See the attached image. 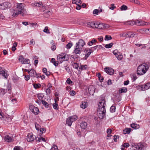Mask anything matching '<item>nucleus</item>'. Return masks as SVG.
Here are the masks:
<instances>
[{"label":"nucleus","mask_w":150,"mask_h":150,"mask_svg":"<svg viewBox=\"0 0 150 150\" xmlns=\"http://www.w3.org/2000/svg\"><path fill=\"white\" fill-rule=\"evenodd\" d=\"M88 90L90 95H93L95 91V87L93 86H90Z\"/></svg>","instance_id":"nucleus-15"},{"label":"nucleus","mask_w":150,"mask_h":150,"mask_svg":"<svg viewBox=\"0 0 150 150\" xmlns=\"http://www.w3.org/2000/svg\"><path fill=\"white\" fill-rule=\"evenodd\" d=\"M0 90L1 93L3 95H4L7 91V89H5L1 88Z\"/></svg>","instance_id":"nucleus-44"},{"label":"nucleus","mask_w":150,"mask_h":150,"mask_svg":"<svg viewBox=\"0 0 150 150\" xmlns=\"http://www.w3.org/2000/svg\"><path fill=\"white\" fill-rule=\"evenodd\" d=\"M35 127L36 129L39 131L40 128V126L36 122L35 123Z\"/></svg>","instance_id":"nucleus-45"},{"label":"nucleus","mask_w":150,"mask_h":150,"mask_svg":"<svg viewBox=\"0 0 150 150\" xmlns=\"http://www.w3.org/2000/svg\"><path fill=\"white\" fill-rule=\"evenodd\" d=\"M127 7L125 5H123L120 8V9L122 11L126 10L127 9Z\"/></svg>","instance_id":"nucleus-39"},{"label":"nucleus","mask_w":150,"mask_h":150,"mask_svg":"<svg viewBox=\"0 0 150 150\" xmlns=\"http://www.w3.org/2000/svg\"><path fill=\"white\" fill-rule=\"evenodd\" d=\"M101 47H103L101 45H98L95 46L93 48H91V49H92V50H96L97 51H98V50L100 49Z\"/></svg>","instance_id":"nucleus-32"},{"label":"nucleus","mask_w":150,"mask_h":150,"mask_svg":"<svg viewBox=\"0 0 150 150\" xmlns=\"http://www.w3.org/2000/svg\"><path fill=\"white\" fill-rule=\"evenodd\" d=\"M29 75L31 77H35L37 75L36 71L32 69H30L29 72L28 73Z\"/></svg>","instance_id":"nucleus-16"},{"label":"nucleus","mask_w":150,"mask_h":150,"mask_svg":"<svg viewBox=\"0 0 150 150\" xmlns=\"http://www.w3.org/2000/svg\"><path fill=\"white\" fill-rule=\"evenodd\" d=\"M112 38L111 36L108 35H105V40H109L112 39Z\"/></svg>","instance_id":"nucleus-38"},{"label":"nucleus","mask_w":150,"mask_h":150,"mask_svg":"<svg viewBox=\"0 0 150 150\" xmlns=\"http://www.w3.org/2000/svg\"><path fill=\"white\" fill-rule=\"evenodd\" d=\"M0 75H2L5 78L7 79V74L5 71L2 69V68L0 67Z\"/></svg>","instance_id":"nucleus-18"},{"label":"nucleus","mask_w":150,"mask_h":150,"mask_svg":"<svg viewBox=\"0 0 150 150\" xmlns=\"http://www.w3.org/2000/svg\"><path fill=\"white\" fill-rule=\"evenodd\" d=\"M115 106L112 105L110 108V110L112 112H114L115 111Z\"/></svg>","instance_id":"nucleus-42"},{"label":"nucleus","mask_w":150,"mask_h":150,"mask_svg":"<svg viewBox=\"0 0 150 150\" xmlns=\"http://www.w3.org/2000/svg\"><path fill=\"white\" fill-rule=\"evenodd\" d=\"M116 57L119 60H122L123 58V56L121 54H118V55H117Z\"/></svg>","instance_id":"nucleus-47"},{"label":"nucleus","mask_w":150,"mask_h":150,"mask_svg":"<svg viewBox=\"0 0 150 150\" xmlns=\"http://www.w3.org/2000/svg\"><path fill=\"white\" fill-rule=\"evenodd\" d=\"M137 88L139 91H145L150 88V83L148 82L144 85H139L136 87Z\"/></svg>","instance_id":"nucleus-5"},{"label":"nucleus","mask_w":150,"mask_h":150,"mask_svg":"<svg viewBox=\"0 0 150 150\" xmlns=\"http://www.w3.org/2000/svg\"><path fill=\"white\" fill-rule=\"evenodd\" d=\"M43 31L46 33L50 34V30L48 29V28L47 26H46L45 27L44 30H43Z\"/></svg>","instance_id":"nucleus-43"},{"label":"nucleus","mask_w":150,"mask_h":150,"mask_svg":"<svg viewBox=\"0 0 150 150\" xmlns=\"http://www.w3.org/2000/svg\"><path fill=\"white\" fill-rule=\"evenodd\" d=\"M135 23H136L135 25H144V23H145V21H139L137 20L135 21Z\"/></svg>","instance_id":"nucleus-30"},{"label":"nucleus","mask_w":150,"mask_h":150,"mask_svg":"<svg viewBox=\"0 0 150 150\" xmlns=\"http://www.w3.org/2000/svg\"><path fill=\"white\" fill-rule=\"evenodd\" d=\"M51 62L52 63H53L54 65L56 67L58 65V63H57L55 61V59L54 58H52L51 59Z\"/></svg>","instance_id":"nucleus-36"},{"label":"nucleus","mask_w":150,"mask_h":150,"mask_svg":"<svg viewBox=\"0 0 150 150\" xmlns=\"http://www.w3.org/2000/svg\"><path fill=\"white\" fill-rule=\"evenodd\" d=\"M35 139L36 141L37 142H40L41 141H43L44 142H46V140H47V139H45L42 137L41 136H40L39 137H35Z\"/></svg>","instance_id":"nucleus-20"},{"label":"nucleus","mask_w":150,"mask_h":150,"mask_svg":"<svg viewBox=\"0 0 150 150\" xmlns=\"http://www.w3.org/2000/svg\"><path fill=\"white\" fill-rule=\"evenodd\" d=\"M4 139L8 142H10L13 141V139L11 135L10 136L9 135H7L4 137Z\"/></svg>","instance_id":"nucleus-13"},{"label":"nucleus","mask_w":150,"mask_h":150,"mask_svg":"<svg viewBox=\"0 0 150 150\" xmlns=\"http://www.w3.org/2000/svg\"><path fill=\"white\" fill-rule=\"evenodd\" d=\"M66 82L69 84H70L72 83V81L71 80L70 78H68L67 79L66 81Z\"/></svg>","instance_id":"nucleus-58"},{"label":"nucleus","mask_w":150,"mask_h":150,"mask_svg":"<svg viewBox=\"0 0 150 150\" xmlns=\"http://www.w3.org/2000/svg\"><path fill=\"white\" fill-rule=\"evenodd\" d=\"M146 29H140L138 30V31L141 34H145V30Z\"/></svg>","instance_id":"nucleus-54"},{"label":"nucleus","mask_w":150,"mask_h":150,"mask_svg":"<svg viewBox=\"0 0 150 150\" xmlns=\"http://www.w3.org/2000/svg\"><path fill=\"white\" fill-rule=\"evenodd\" d=\"M130 126L133 128L135 129H137L140 127V126L135 123H132L131 124Z\"/></svg>","instance_id":"nucleus-28"},{"label":"nucleus","mask_w":150,"mask_h":150,"mask_svg":"<svg viewBox=\"0 0 150 150\" xmlns=\"http://www.w3.org/2000/svg\"><path fill=\"white\" fill-rule=\"evenodd\" d=\"M119 136H118V135H115L114 136V142H117V138H119Z\"/></svg>","instance_id":"nucleus-57"},{"label":"nucleus","mask_w":150,"mask_h":150,"mask_svg":"<svg viewBox=\"0 0 150 150\" xmlns=\"http://www.w3.org/2000/svg\"><path fill=\"white\" fill-rule=\"evenodd\" d=\"M149 68V63L148 62L144 63L139 65L138 67L137 73L138 75H141L145 74Z\"/></svg>","instance_id":"nucleus-3"},{"label":"nucleus","mask_w":150,"mask_h":150,"mask_svg":"<svg viewBox=\"0 0 150 150\" xmlns=\"http://www.w3.org/2000/svg\"><path fill=\"white\" fill-rule=\"evenodd\" d=\"M137 35V33L129 31L125 34V36L126 37L133 38L136 37Z\"/></svg>","instance_id":"nucleus-10"},{"label":"nucleus","mask_w":150,"mask_h":150,"mask_svg":"<svg viewBox=\"0 0 150 150\" xmlns=\"http://www.w3.org/2000/svg\"><path fill=\"white\" fill-rule=\"evenodd\" d=\"M81 48L76 46L74 52L75 54H80L81 53Z\"/></svg>","instance_id":"nucleus-27"},{"label":"nucleus","mask_w":150,"mask_h":150,"mask_svg":"<svg viewBox=\"0 0 150 150\" xmlns=\"http://www.w3.org/2000/svg\"><path fill=\"white\" fill-rule=\"evenodd\" d=\"M29 108L30 110L34 114L37 115L39 114V111L38 108L33 105H30Z\"/></svg>","instance_id":"nucleus-8"},{"label":"nucleus","mask_w":150,"mask_h":150,"mask_svg":"<svg viewBox=\"0 0 150 150\" xmlns=\"http://www.w3.org/2000/svg\"><path fill=\"white\" fill-rule=\"evenodd\" d=\"M42 104L45 106V107L48 108L49 106V104L45 100H42Z\"/></svg>","instance_id":"nucleus-37"},{"label":"nucleus","mask_w":150,"mask_h":150,"mask_svg":"<svg viewBox=\"0 0 150 150\" xmlns=\"http://www.w3.org/2000/svg\"><path fill=\"white\" fill-rule=\"evenodd\" d=\"M122 145H123V146L124 147V148H127L129 146V144L128 143H124Z\"/></svg>","instance_id":"nucleus-62"},{"label":"nucleus","mask_w":150,"mask_h":150,"mask_svg":"<svg viewBox=\"0 0 150 150\" xmlns=\"http://www.w3.org/2000/svg\"><path fill=\"white\" fill-rule=\"evenodd\" d=\"M72 3L73 4H75L78 5L79 4H81L82 2L81 0H72Z\"/></svg>","instance_id":"nucleus-31"},{"label":"nucleus","mask_w":150,"mask_h":150,"mask_svg":"<svg viewBox=\"0 0 150 150\" xmlns=\"http://www.w3.org/2000/svg\"><path fill=\"white\" fill-rule=\"evenodd\" d=\"M85 44L84 41L82 39H80L79 40L78 42L76 44V46L82 49Z\"/></svg>","instance_id":"nucleus-14"},{"label":"nucleus","mask_w":150,"mask_h":150,"mask_svg":"<svg viewBox=\"0 0 150 150\" xmlns=\"http://www.w3.org/2000/svg\"><path fill=\"white\" fill-rule=\"evenodd\" d=\"M30 76L29 75H25V80L26 81H28L30 79Z\"/></svg>","instance_id":"nucleus-59"},{"label":"nucleus","mask_w":150,"mask_h":150,"mask_svg":"<svg viewBox=\"0 0 150 150\" xmlns=\"http://www.w3.org/2000/svg\"><path fill=\"white\" fill-rule=\"evenodd\" d=\"M24 4L20 3L18 4L17 7L13 9L12 11V16H17L19 14L22 16L27 13L26 11L24 9V7L25 6Z\"/></svg>","instance_id":"nucleus-2"},{"label":"nucleus","mask_w":150,"mask_h":150,"mask_svg":"<svg viewBox=\"0 0 150 150\" xmlns=\"http://www.w3.org/2000/svg\"><path fill=\"white\" fill-rule=\"evenodd\" d=\"M73 44L71 42H69L66 45V47L67 49L70 48L72 46Z\"/></svg>","instance_id":"nucleus-52"},{"label":"nucleus","mask_w":150,"mask_h":150,"mask_svg":"<svg viewBox=\"0 0 150 150\" xmlns=\"http://www.w3.org/2000/svg\"><path fill=\"white\" fill-rule=\"evenodd\" d=\"M99 10L96 9L94 10L93 11V14H96V15L98 14V13H99Z\"/></svg>","instance_id":"nucleus-56"},{"label":"nucleus","mask_w":150,"mask_h":150,"mask_svg":"<svg viewBox=\"0 0 150 150\" xmlns=\"http://www.w3.org/2000/svg\"><path fill=\"white\" fill-rule=\"evenodd\" d=\"M39 130L40 132V133H39L40 135H41L42 134V133H45L46 131L45 129L43 128H40V129Z\"/></svg>","instance_id":"nucleus-35"},{"label":"nucleus","mask_w":150,"mask_h":150,"mask_svg":"<svg viewBox=\"0 0 150 150\" xmlns=\"http://www.w3.org/2000/svg\"><path fill=\"white\" fill-rule=\"evenodd\" d=\"M35 42L34 40L33 39H32L30 41V45H34L35 44Z\"/></svg>","instance_id":"nucleus-64"},{"label":"nucleus","mask_w":150,"mask_h":150,"mask_svg":"<svg viewBox=\"0 0 150 150\" xmlns=\"http://www.w3.org/2000/svg\"><path fill=\"white\" fill-rule=\"evenodd\" d=\"M33 86L35 88L37 89L40 87L41 85L39 83L35 84L33 85Z\"/></svg>","instance_id":"nucleus-51"},{"label":"nucleus","mask_w":150,"mask_h":150,"mask_svg":"<svg viewBox=\"0 0 150 150\" xmlns=\"http://www.w3.org/2000/svg\"><path fill=\"white\" fill-rule=\"evenodd\" d=\"M85 50L86 51V55H87L88 56L91 54V52L94 51V50H92V49H91L87 50L86 49Z\"/></svg>","instance_id":"nucleus-33"},{"label":"nucleus","mask_w":150,"mask_h":150,"mask_svg":"<svg viewBox=\"0 0 150 150\" xmlns=\"http://www.w3.org/2000/svg\"><path fill=\"white\" fill-rule=\"evenodd\" d=\"M105 71L108 74L110 75H112L114 73V70L111 68L106 67L104 69Z\"/></svg>","instance_id":"nucleus-11"},{"label":"nucleus","mask_w":150,"mask_h":150,"mask_svg":"<svg viewBox=\"0 0 150 150\" xmlns=\"http://www.w3.org/2000/svg\"><path fill=\"white\" fill-rule=\"evenodd\" d=\"M18 60L22 64H29L30 63V60L27 58H25L22 55L19 56Z\"/></svg>","instance_id":"nucleus-7"},{"label":"nucleus","mask_w":150,"mask_h":150,"mask_svg":"<svg viewBox=\"0 0 150 150\" xmlns=\"http://www.w3.org/2000/svg\"><path fill=\"white\" fill-rule=\"evenodd\" d=\"M51 149V150H59L57 146L55 144L53 145Z\"/></svg>","instance_id":"nucleus-50"},{"label":"nucleus","mask_w":150,"mask_h":150,"mask_svg":"<svg viewBox=\"0 0 150 150\" xmlns=\"http://www.w3.org/2000/svg\"><path fill=\"white\" fill-rule=\"evenodd\" d=\"M69 57L67 54L64 53H61L57 56V59L60 63L63 61H67L69 60Z\"/></svg>","instance_id":"nucleus-4"},{"label":"nucleus","mask_w":150,"mask_h":150,"mask_svg":"<svg viewBox=\"0 0 150 150\" xmlns=\"http://www.w3.org/2000/svg\"><path fill=\"white\" fill-rule=\"evenodd\" d=\"M1 8L3 9L9 8L11 6V4L8 2L6 1L1 4Z\"/></svg>","instance_id":"nucleus-9"},{"label":"nucleus","mask_w":150,"mask_h":150,"mask_svg":"<svg viewBox=\"0 0 150 150\" xmlns=\"http://www.w3.org/2000/svg\"><path fill=\"white\" fill-rule=\"evenodd\" d=\"M73 67L75 69H78L79 67V65L77 63H74L73 65Z\"/></svg>","instance_id":"nucleus-55"},{"label":"nucleus","mask_w":150,"mask_h":150,"mask_svg":"<svg viewBox=\"0 0 150 150\" xmlns=\"http://www.w3.org/2000/svg\"><path fill=\"white\" fill-rule=\"evenodd\" d=\"M96 28H98L99 29H103V23H100L97 22Z\"/></svg>","instance_id":"nucleus-22"},{"label":"nucleus","mask_w":150,"mask_h":150,"mask_svg":"<svg viewBox=\"0 0 150 150\" xmlns=\"http://www.w3.org/2000/svg\"><path fill=\"white\" fill-rule=\"evenodd\" d=\"M113 44L112 43H110L109 44H106L105 46V47L107 48H111Z\"/></svg>","instance_id":"nucleus-49"},{"label":"nucleus","mask_w":150,"mask_h":150,"mask_svg":"<svg viewBox=\"0 0 150 150\" xmlns=\"http://www.w3.org/2000/svg\"><path fill=\"white\" fill-rule=\"evenodd\" d=\"M13 150H23V149L20 146H16L14 147Z\"/></svg>","instance_id":"nucleus-46"},{"label":"nucleus","mask_w":150,"mask_h":150,"mask_svg":"<svg viewBox=\"0 0 150 150\" xmlns=\"http://www.w3.org/2000/svg\"><path fill=\"white\" fill-rule=\"evenodd\" d=\"M131 2L134 3L138 4L139 5L140 4V3L139 1L138 0H129Z\"/></svg>","instance_id":"nucleus-40"},{"label":"nucleus","mask_w":150,"mask_h":150,"mask_svg":"<svg viewBox=\"0 0 150 150\" xmlns=\"http://www.w3.org/2000/svg\"><path fill=\"white\" fill-rule=\"evenodd\" d=\"M111 6L109 7V8L110 9L114 10L116 8L114 4H111Z\"/></svg>","instance_id":"nucleus-61"},{"label":"nucleus","mask_w":150,"mask_h":150,"mask_svg":"<svg viewBox=\"0 0 150 150\" xmlns=\"http://www.w3.org/2000/svg\"><path fill=\"white\" fill-rule=\"evenodd\" d=\"M53 108L55 110H57L58 109V106L57 104L54 103L53 104Z\"/></svg>","instance_id":"nucleus-53"},{"label":"nucleus","mask_w":150,"mask_h":150,"mask_svg":"<svg viewBox=\"0 0 150 150\" xmlns=\"http://www.w3.org/2000/svg\"><path fill=\"white\" fill-rule=\"evenodd\" d=\"M145 31V34H150V28H149L146 29Z\"/></svg>","instance_id":"nucleus-60"},{"label":"nucleus","mask_w":150,"mask_h":150,"mask_svg":"<svg viewBox=\"0 0 150 150\" xmlns=\"http://www.w3.org/2000/svg\"><path fill=\"white\" fill-rule=\"evenodd\" d=\"M87 65H82L80 64V67L79 68V71H82L83 70H87L88 69V68L87 67Z\"/></svg>","instance_id":"nucleus-21"},{"label":"nucleus","mask_w":150,"mask_h":150,"mask_svg":"<svg viewBox=\"0 0 150 150\" xmlns=\"http://www.w3.org/2000/svg\"><path fill=\"white\" fill-rule=\"evenodd\" d=\"M132 131V129L130 128H125L123 130V133L125 134H129Z\"/></svg>","instance_id":"nucleus-25"},{"label":"nucleus","mask_w":150,"mask_h":150,"mask_svg":"<svg viewBox=\"0 0 150 150\" xmlns=\"http://www.w3.org/2000/svg\"><path fill=\"white\" fill-rule=\"evenodd\" d=\"M96 22H88L87 24L88 26L93 28H96Z\"/></svg>","instance_id":"nucleus-17"},{"label":"nucleus","mask_w":150,"mask_h":150,"mask_svg":"<svg viewBox=\"0 0 150 150\" xmlns=\"http://www.w3.org/2000/svg\"><path fill=\"white\" fill-rule=\"evenodd\" d=\"M127 91V89L125 87H123L119 90L118 92L119 93H126Z\"/></svg>","instance_id":"nucleus-29"},{"label":"nucleus","mask_w":150,"mask_h":150,"mask_svg":"<svg viewBox=\"0 0 150 150\" xmlns=\"http://www.w3.org/2000/svg\"><path fill=\"white\" fill-rule=\"evenodd\" d=\"M100 98L98 103L97 114L100 119H102L105 116L106 101L105 97L103 95L101 96Z\"/></svg>","instance_id":"nucleus-1"},{"label":"nucleus","mask_w":150,"mask_h":150,"mask_svg":"<svg viewBox=\"0 0 150 150\" xmlns=\"http://www.w3.org/2000/svg\"><path fill=\"white\" fill-rule=\"evenodd\" d=\"M96 42V39L93 40L92 41L88 42V45L89 46H91L93 43Z\"/></svg>","instance_id":"nucleus-41"},{"label":"nucleus","mask_w":150,"mask_h":150,"mask_svg":"<svg viewBox=\"0 0 150 150\" xmlns=\"http://www.w3.org/2000/svg\"><path fill=\"white\" fill-rule=\"evenodd\" d=\"M136 148H137L139 150H142L143 148V145L140 143H139L138 145L136 146Z\"/></svg>","instance_id":"nucleus-34"},{"label":"nucleus","mask_w":150,"mask_h":150,"mask_svg":"<svg viewBox=\"0 0 150 150\" xmlns=\"http://www.w3.org/2000/svg\"><path fill=\"white\" fill-rule=\"evenodd\" d=\"M42 5V3L41 2H35L31 4V5L33 7L36 6L39 7H41V6Z\"/></svg>","instance_id":"nucleus-19"},{"label":"nucleus","mask_w":150,"mask_h":150,"mask_svg":"<svg viewBox=\"0 0 150 150\" xmlns=\"http://www.w3.org/2000/svg\"><path fill=\"white\" fill-rule=\"evenodd\" d=\"M88 106V103L87 102H81V104L80 105L81 108L83 109L86 108Z\"/></svg>","instance_id":"nucleus-26"},{"label":"nucleus","mask_w":150,"mask_h":150,"mask_svg":"<svg viewBox=\"0 0 150 150\" xmlns=\"http://www.w3.org/2000/svg\"><path fill=\"white\" fill-rule=\"evenodd\" d=\"M70 95L72 96H74L76 94V92L74 91H71L70 93Z\"/></svg>","instance_id":"nucleus-63"},{"label":"nucleus","mask_w":150,"mask_h":150,"mask_svg":"<svg viewBox=\"0 0 150 150\" xmlns=\"http://www.w3.org/2000/svg\"><path fill=\"white\" fill-rule=\"evenodd\" d=\"M78 119L77 116L74 115L71 116L67 118L66 120V122L68 126H71L72 124V123Z\"/></svg>","instance_id":"nucleus-6"},{"label":"nucleus","mask_w":150,"mask_h":150,"mask_svg":"<svg viewBox=\"0 0 150 150\" xmlns=\"http://www.w3.org/2000/svg\"><path fill=\"white\" fill-rule=\"evenodd\" d=\"M35 138L32 133H29L27 135V140L28 142H32L34 139Z\"/></svg>","instance_id":"nucleus-12"},{"label":"nucleus","mask_w":150,"mask_h":150,"mask_svg":"<svg viewBox=\"0 0 150 150\" xmlns=\"http://www.w3.org/2000/svg\"><path fill=\"white\" fill-rule=\"evenodd\" d=\"M135 23H135V21L131 20L126 21L124 23V24H125L131 25H134V24H135Z\"/></svg>","instance_id":"nucleus-24"},{"label":"nucleus","mask_w":150,"mask_h":150,"mask_svg":"<svg viewBox=\"0 0 150 150\" xmlns=\"http://www.w3.org/2000/svg\"><path fill=\"white\" fill-rule=\"evenodd\" d=\"M87 123L86 122L82 121L80 123V127L81 129H85L87 127Z\"/></svg>","instance_id":"nucleus-23"},{"label":"nucleus","mask_w":150,"mask_h":150,"mask_svg":"<svg viewBox=\"0 0 150 150\" xmlns=\"http://www.w3.org/2000/svg\"><path fill=\"white\" fill-rule=\"evenodd\" d=\"M43 97V95L41 94H40L38 95V99L41 101H42V100H43L42 98Z\"/></svg>","instance_id":"nucleus-48"}]
</instances>
